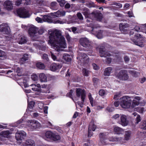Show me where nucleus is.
Masks as SVG:
<instances>
[{
  "mask_svg": "<svg viewBox=\"0 0 146 146\" xmlns=\"http://www.w3.org/2000/svg\"><path fill=\"white\" fill-rule=\"evenodd\" d=\"M49 39L48 44L56 51L62 50V48H66V44L61 31L56 29H50L48 31Z\"/></svg>",
  "mask_w": 146,
  "mask_h": 146,
  "instance_id": "f257e3e1",
  "label": "nucleus"
},
{
  "mask_svg": "<svg viewBox=\"0 0 146 146\" xmlns=\"http://www.w3.org/2000/svg\"><path fill=\"white\" fill-rule=\"evenodd\" d=\"M83 14L85 17L89 18L87 19L86 21L88 23H90L89 26L91 27L92 33L96 35L99 39H101L103 37L102 31L100 30L98 33L96 32V28L99 27L98 26L94 24L91 20H97L101 21L102 18V15L99 11H94L90 13L89 10L87 8H85L83 11Z\"/></svg>",
  "mask_w": 146,
  "mask_h": 146,
  "instance_id": "f03ea898",
  "label": "nucleus"
},
{
  "mask_svg": "<svg viewBox=\"0 0 146 146\" xmlns=\"http://www.w3.org/2000/svg\"><path fill=\"white\" fill-rule=\"evenodd\" d=\"M131 98V97L127 96H124L121 98L119 100V104L120 106L123 108L127 109L129 108L132 102ZM114 104L115 107H118L119 105V102L115 101Z\"/></svg>",
  "mask_w": 146,
  "mask_h": 146,
  "instance_id": "7ed1b4c3",
  "label": "nucleus"
},
{
  "mask_svg": "<svg viewBox=\"0 0 146 146\" xmlns=\"http://www.w3.org/2000/svg\"><path fill=\"white\" fill-rule=\"evenodd\" d=\"M144 40V38L138 34L135 35L134 38H131V40L135 44L141 47L143 46V43Z\"/></svg>",
  "mask_w": 146,
  "mask_h": 146,
  "instance_id": "20e7f679",
  "label": "nucleus"
},
{
  "mask_svg": "<svg viewBox=\"0 0 146 146\" xmlns=\"http://www.w3.org/2000/svg\"><path fill=\"white\" fill-rule=\"evenodd\" d=\"M37 31L38 28L33 25L30 26L29 30V33L31 38H34V39L36 38L37 36Z\"/></svg>",
  "mask_w": 146,
  "mask_h": 146,
  "instance_id": "39448f33",
  "label": "nucleus"
},
{
  "mask_svg": "<svg viewBox=\"0 0 146 146\" xmlns=\"http://www.w3.org/2000/svg\"><path fill=\"white\" fill-rule=\"evenodd\" d=\"M108 133L106 132L100 133L99 137L101 143L104 145H106L109 143L108 140L107 139Z\"/></svg>",
  "mask_w": 146,
  "mask_h": 146,
  "instance_id": "423d86ee",
  "label": "nucleus"
},
{
  "mask_svg": "<svg viewBox=\"0 0 146 146\" xmlns=\"http://www.w3.org/2000/svg\"><path fill=\"white\" fill-rule=\"evenodd\" d=\"M99 49V55L101 57H106L107 56H111V54L106 50L104 46H100Z\"/></svg>",
  "mask_w": 146,
  "mask_h": 146,
  "instance_id": "0eeeda50",
  "label": "nucleus"
},
{
  "mask_svg": "<svg viewBox=\"0 0 146 146\" xmlns=\"http://www.w3.org/2000/svg\"><path fill=\"white\" fill-rule=\"evenodd\" d=\"M76 92L77 96L78 97H80L82 100L84 102L86 96L85 90L80 88H76Z\"/></svg>",
  "mask_w": 146,
  "mask_h": 146,
  "instance_id": "6e6552de",
  "label": "nucleus"
},
{
  "mask_svg": "<svg viewBox=\"0 0 146 146\" xmlns=\"http://www.w3.org/2000/svg\"><path fill=\"white\" fill-rule=\"evenodd\" d=\"M127 73V72L126 70H121L118 74L117 77L119 79L121 80H127L129 78V76Z\"/></svg>",
  "mask_w": 146,
  "mask_h": 146,
  "instance_id": "1a4fd4ad",
  "label": "nucleus"
},
{
  "mask_svg": "<svg viewBox=\"0 0 146 146\" xmlns=\"http://www.w3.org/2000/svg\"><path fill=\"white\" fill-rule=\"evenodd\" d=\"M0 32L3 34H8L9 33L10 28L7 24L3 23L0 25Z\"/></svg>",
  "mask_w": 146,
  "mask_h": 146,
  "instance_id": "9d476101",
  "label": "nucleus"
},
{
  "mask_svg": "<svg viewBox=\"0 0 146 146\" xmlns=\"http://www.w3.org/2000/svg\"><path fill=\"white\" fill-rule=\"evenodd\" d=\"M120 120L118 121V123L123 126H127L129 123V121L127 119V116L123 114H120Z\"/></svg>",
  "mask_w": 146,
  "mask_h": 146,
  "instance_id": "9b49d317",
  "label": "nucleus"
},
{
  "mask_svg": "<svg viewBox=\"0 0 146 146\" xmlns=\"http://www.w3.org/2000/svg\"><path fill=\"white\" fill-rule=\"evenodd\" d=\"M81 44L83 47L86 48H91V43L88 38H81L80 41Z\"/></svg>",
  "mask_w": 146,
  "mask_h": 146,
  "instance_id": "f8f14e48",
  "label": "nucleus"
},
{
  "mask_svg": "<svg viewBox=\"0 0 146 146\" xmlns=\"http://www.w3.org/2000/svg\"><path fill=\"white\" fill-rule=\"evenodd\" d=\"M81 62V64L86 63L89 61L88 57L87 55L84 53H81L80 54L79 56L77 58Z\"/></svg>",
  "mask_w": 146,
  "mask_h": 146,
  "instance_id": "ddd939ff",
  "label": "nucleus"
},
{
  "mask_svg": "<svg viewBox=\"0 0 146 146\" xmlns=\"http://www.w3.org/2000/svg\"><path fill=\"white\" fill-rule=\"evenodd\" d=\"M18 15L21 17L26 18L27 17V12L24 8H21L17 10Z\"/></svg>",
  "mask_w": 146,
  "mask_h": 146,
  "instance_id": "4468645a",
  "label": "nucleus"
},
{
  "mask_svg": "<svg viewBox=\"0 0 146 146\" xmlns=\"http://www.w3.org/2000/svg\"><path fill=\"white\" fill-rule=\"evenodd\" d=\"M62 67L61 64L53 63L50 66V70L53 71H55L56 70L60 69Z\"/></svg>",
  "mask_w": 146,
  "mask_h": 146,
  "instance_id": "2eb2a0df",
  "label": "nucleus"
},
{
  "mask_svg": "<svg viewBox=\"0 0 146 146\" xmlns=\"http://www.w3.org/2000/svg\"><path fill=\"white\" fill-rule=\"evenodd\" d=\"M96 126L94 125L93 121H91L88 127V137H91L92 135V134H90V131H95L96 129Z\"/></svg>",
  "mask_w": 146,
  "mask_h": 146,
  "instance_id": "dca6fc26",
  "label": "nucleus"
},
{
  "mask_svg": "<svg viewBox=\"0 0 146 146\" xmlns=\"http://www.w3.org/2000/svg\"><path fill=\"white\" fill-rule=\"evenodd\" d=\"M65 14V12L63 10H59L56 12L51 13V15L54 17H59L64 16Z\"/></svg>",
  "mask_w": 146,
  "mask_h": 146,
  "instance_id": "f3484780",
  "label": "nucleus"
},
{
  "mask_svg": "<svg viewBox=\"0 0 146 146\" xmlns=\"http://www.w3.org/2000/svg\"><path fill=\"white\" fill-rule=\"evenodd\" d=\"M26 135V133L24 131L17 133H16V138L17 141L21 140Z\"/></svg>",
  "mask_w": 146,
  "mask_h": 146,
  "instance_id": "a211bd4d",
  "label": "nucleus"
},
{
  "mask_svg": "<svg viewBox=\"0 0 146 146\" xmlns=\"http://www.w3.org/2000/svg\"><path fill=\"white\" fill-rule=\"evenodd\" d=\"M141 98L139 96H135L133 100L131 106L134 108L140 104V101L141 100Z\"/></svg>",
  "mask_w": 146,
  "mask_h": 146,
  "instance_id": "6ab92c4d",
  "label": "nucleus"
},
{
  "mask_svg": "<svg viewBox=\"0 0 146 146\" xmlns=\"http://www.w3.org/2000/svg\"><path fill=\"white\" fill-rule=\"evenodd\" d=\"M4 7L8 10L12 9L13 7L12 2L9 0L6 1L4 2Z\"/></svg>",
  "mask_w": 146,
  "mask_h": 146,
  "instance_id": "aec40b11",
  "label": "nucleus"
},
{
  "mask_svg": "<svg viewBox=\"0 0 146 146\" xmlns=\"http://www.w3.org/2000/svg\"><path fill=\"white\" fill-rule=\"evenodd\" d=\"M39 78L41 82H47V77L46 75L43 73L39 74Z\"/></svg>",
  "mask_w": 146,
  "mask_h": 146,
  "instance_id": "412c9836",
  "label": "nucleus"
},
{
  "mask_svg": "<svg viewBox=\"0 0 146 146\" xmlns=\"http://www.w3.org/2000/svg\"><path fill=\"white\" fill-rule=\"evenodd\" d=\"M123 138L121 137H111L109 138L108 139V141H118L121 142Z\"/></svg>",
  "mask_w": 146,
  "mask_h": 146,
  "instance_id": "4be33fe9",
  "label": "nucleus"
},
{
  "mask_svg": "<svg viewBox=\"0 0 146 146\" xmlns=\"http://www.w3.org/2000/svg\"><path fill=\"white\" fill-rule=\"evenodd\" d=\"M131 131H125L124 135V139L126 141H128L131 138Z\"/></svg>",
  "mask_w": 146,
  "mask_h": 146,
  "instance_id": "5701e85b",
  "label": "nucleus"
},
{
  "mask_svg": "<svg viewBox=\"0 0 146 146\" xmlns=\"http://www.w3.org/2000/svg\"><path fill=\"white\" fill-rule=\"evenodd\" d=\"M113 131L115 133L118 134H121L123 132L122 129L117 126H115L114 128Z\"/></svg>",
  "mask_w": 146,
  "mask_h": 146,
  "instance_id": "b1692460",
  "label": "nucleus"
},
{
  "mask_svg": "<svg viewBox=\"0 0 146 146\" xmlns=\"http://www.w3.org/2000/svg\"><path fill=\"white\" fill-rule=\"evenodd\" d=\"M112 68L111 67H108L106 68L104 70V74L105 76H109L111 72Z\"/></svg>",
  "mask_w": 146,
  "mask_h": 146,
  "instance_id": "393cba45",
  "label": "nucleus"
},
{
  "mask_svg": "<svg viewBox=\"0 0 146 146\" xmlns=\"http://www.w3.org/2000/svg\"><path fill=\"white\" fill-rule=\"evenodd\" d=\"M54 133L52 132L48 131H47L45 133V136L47 139H49L51 140H52Z\"/></svg>",
  "mask_w": 146,
  "mask_h": 146,
  "instance_id": "a878e982",
  "label": "nucleus"
},
{
  "mask_svg": "<svg viewBox=\"0 0 146 146\" xmlns=\"http://www.w3.org/2000/svg\"><path fill=\"white\" fill-rule=\"evenodd\" d=\"M63 58L67 62H70L71 60V56L67 54H65L63 55Z\"/></svg>",
  "mask_w": 146,
  "mask_h": 146,
  "instance_id": "bb28decb",
  "label": "nucleus"
},
{
  "mask_svg": "<svg viewBox=\"0 0 146 146\" xmlns=\"http://www.w3.org/2000/svg\"><path fill=\"white\" fill-rule=\"evenodd\" d=\"M50 55L52 59L54 61H60L61 59L56 56L52 52H50Z\"/></svg>",
  "mask_w": 146,
  "mask_h": 146,
  "instance_id": "cd10ccee",
  "label": "nucleus"
},
{
  "mask_svg": "<svg viewBox=\"0 0 146 146\" xmlns=\"http://www.w3.org/2000/svg\"><path fill=\"white\" fill-rule=\"evenodd\" d=\"M129 72L133 76L135 77H137L140 74V73L138 72L135 70H131L129 71Z\"/></svg>",
  "mask_w": 146,
  "mask_h": 146,
  "instance_id": "c85d7f7f",
  "label": "nucleus"
},
{
  "mask_svg": "<svg viewBox=\"0 0 146 146\" xmlns=\"http://www.w3.org/2000/svg\"><path fill=\"white\" fill-rule=\"evenodd\" d=\"M36 67L39 69H43L45 68L44 64L41 62L37 63L36 64Z\"/></svg>",
  "mask_w": 146,
  "mask_h": 146,
  "instance_id": "c756f323",
  "label": "nucleus"
},
{
  "mask_svg": "<svg viewBox=\"0 0 146 146\" xmlns=\"http://www.w3.org/2000/svg\"><path fill=\"white\" fill-rule=\"evenodd\" d=\"M19 44H22L24 43L26 41L25 37L24 36L21 37L17 40Z\"/></svg>",
  "mask_w": 146,
  "mask_h": 146,
  "instance_id": "7c9ffc66",
  "label": "nucleus"
},
{
  "mask_svg": "<svg viewBox=\"0 0 146 146\" xmlns=\"http://www.w3.org/2000/svg\"><path fill=\"white\" fill-rule=\"evenodd\" d=\"M35 120L28 121V127L31 129H32L33 126L35 123Z\"/></svg>",
  "mask_w": 146,
  "mask_h": 146,
  "instance_id": "2f4dec72",
  "label": "nucleus"
},
{
  "mask_svg": "<svg viewBox=\"0 0 146 146\" xmlns=\"http://www.w3.org/2000/svg\"><path fill=\"white\" fill-rule=\"evenodd\" d=\"M1 134L3 137H6L9 134L10 132L8 130L5 131L1 132Z\"/></svg>",
  "mask_w": 146,
  "mask_h": 146,
  "instance_id": "473e14b6",
  "label": "nucleus"
},
{
  "mask_svg": "<svg viewBox=\"0 0 146 146\" xmlns=\"http://www.w3.org/2000/svg\"><path fill=\"white\" fill-rule=\"evenodd\" d=\"M32 129L38 127L40 126V123L37 121L35 120Z\"/></svg>",
  "mask_w": 146,
  "mask_h": 146,
  "instance_id": "72a5a7b5",
  "label": "nucleus"
},
{
  "mask_svg": "<svg viewBox=\"0 0 146 146\" xmlns=\"http://www.w3.org/2000/svg\"><path fill=\"white\" fill-rule=\"evenodd\" d=\"M133 115L134 116H137L136 118V123H138L141 121V117L140 116L137 115L136 113H133Z\"/></svg>",
  "mask_w": 146,
  "mask_h": 146,
  "instance_id": "f704fd0d",
  "label": "nucleus"
},
{
  "mask_svg": "<svg viewBox=\"0 0 146 146\" xmlns=\"http://www.w3.org/2000/svg\"><path fill=\"white\" fill-rule=\"evenodd\" d=\"M88 97L91 106H94V99L92 97L91 94L90 93L89 94Z\"/></svg>",
  "mask_w": 146,
  "mask_h": 146,
  "instance_id": "c9c22d12",
  "label": "nucleus"
},
{
  "mask_svg": "<svg viewBox=\"0 0 146 146\" xmlns=\"http://www.w3.org/2000/svg\"><path fill=\"white\" fill-rule=\"evenodd\" d=\"M35 103L33 101H32L29 102V104H28V107H29V110L30 109H33L35 105Z\"/></svg>",
  "mask_w": 146,
  "mask_h": 146,
  "instance_id": "e433bc0d",
  "label": "nucleus"
},
{
  "mask_svg": "<svg viewBox=\"0 0 146 146\" xmlns=\"http://www.w3.org/2000/svg\"><path fill=\"white\" fill-rule=\"evenodd\" d=\"M140 28L139 26H136L133 29H132V30L130 32V35H133V31H139Z\"/></svg>",
  "mask_w": 146,
  "mask_h": 146,
  "instance_id": "4c0bfd02",
  "label": "nucleus"
},
{
  "mask_svg": "<svg viewBox=\"0 0 146 146\" xmlns=\"http://www.w3.org/2000/svg\"><path fill=\"white\" fill-rule=\"evenodd\" d=\"M60 139V137L59 135L54 134L52 140L56 141L59 140Z\"/></svg>",
  "mask_w": 146,
  "mask_h": 146,
  "instance_id": "58836bf2",
  "label": "nucleus"
},
{
  "mask_svg": "<svg viewBox=\"0 0 146 146\" xmlns=\"http://www.w3.org/2000/svg\"><path fill=\"white\" fill-rule=\"evenodd\" d=\"M44 29L43 28H40L39 30L38 29V31H37V36L36 37V38L38 37V36L39 35H42L44 32Z\"/></svg>",
  "mask_w": 146,
  "mask_h": 146,
  "instance_id": "ea45409f",
  "label": "nucleus"
},
{
  "mask_svg": "<svg viewBox=\"0 0 146 146\" xmlns=\"http://www.w3.org/2000/svg\"><path fill=\"white\" fill-rule=\"evenodd\" d=\"M35 145V143L33 140L31 139L28 140V146H34Z\"/></svg>",
  "mask_w": 146,
  "mask_h": 146,
  "instance_id": "a19ab883",
  "label": "nucleus"
},
{
  "mask_svg": "<svg viewBox=\"0 0 146 146\" xmlns=\"http://www.w3.org/2000/svg\"><path fill=\"white\" fill-rule=\"evenodd\" d=\"M43 22H50L49 19L48 18V17L47 15H44L42 17Z\"/></svg>",
  "mask_w": 146,
  "mask_h": 146,
  "instance_id": "79ce46f5",
  "label": "nucleus"
},
{
  "mask_svg": "<svg viewBox=\"0 0 146 146\" xmlns=\"http://www.w3.org/2000/svg\"><path fill=\"white\" fill-rule=\"evenodd\" d=\"M25 55L27 56V54H25L23 56V57L21 60V62L22 63H24L27 59V57H25Z\"/></svg>",
  "mask_w": 146,
  "mask_h": 146,
  "instance_id": "37998d69",
  "label": "nucleus"
},
{
  "mask_svg": "<svg viewBox=\"0 0 146 146\" xmlns=\"http://www.w3.org/2000/svg\"><path fill=\"white\" fill-rule=\"evenodd\" d=\"M42 58L46 61H48L49 58L48 57V55L46 54H44L42 56Z\"/></svg>",
  "mask_w": 146,
  "mask_h": 146,
  "instance_id": "c03bdc74",
  "label": "nucleus"
},
{
  "mask_svg": "<svg viewBox=\"0 0 146 146\" xmlns=\"http://www.w3.org/2000/svg\"><path fill=\"white\" fill-rule=\"evenodd\" d=\"M31 78L33 81H36L38 80V77L36 74H33L31 75Z\"/></svg>",
  "mask_w": 146,
  "mask_h": 146,
  "instance_id": "a18cd8bd",
  "label": "nucleus"
},
{
  "mask_svg": "<svg viewBox=\"0 0 146 146\" xmlns=\"http://www.w3.org/2000/svg\"><path fill=\"white\" fill-rule=\"evenodd\" d=\"M83 73L84 76H88L89 71L86 69H84L83 70Z\"/></svg>",
  "mask_w": 146,
  "mask_h": 146,
  "instance_id": "49530a36",
  "label": "nucleus"
},
{
  "mask_svg": "<svg viewBox=\"0 0 146 146\" xmlns=\"http://www.w3.org/2000/svg\"><path fill=\"white\" fill-rule=\"evenodd\" d=\"M99 94L100 96H103L106 94V92L104 90L102 89L99 91Z\"/></svg>",
  "mask_w": 146,
  "mask_h": 146,
  "instance_id": "de8ad7c7",
  "label": "nucleus"
},
{
  "mask_svg": "<svg viewBox=\"0 0 146 146\" xmlns=\"http://www.w3.org/2000/svg\"><path fill=\"white\" fill-rule=\"evenodd\" d=\"M73 91L71 90H70V92L68 93L67 94V96L71 98L73 100H74L73 98H72V94L73 93Z\"/></svg>",
  "mask_w": 146,
  "mask_h": 146,
  "instance_id": "09e8293b",
  "label": "nucleus"
},
{
  "mask_svg": "<svg viewBox=\"0 0 146 146\" xmlns=\"http://www.w3.org/2000/svg\"><path fill=\"white\" fill-rule=\"evenodd\" d=\"M56 3L55 2H53L51 3V9H55V8L56 6Z\"/></svg>",
  "mask_w": 146,
  "mask_h": 146,
  "instance_id": "8fccbe9b",
  "label": "nucleus"
},
{
  "mask_svg": "<svg viewBox=\"0 0 146 146\" xmlns=\"http://www.w3.org/2000/svg\"><path fill=\"white\" fill-rule=\"evenodd\" d=\"M44 106V104L42 102H39L38 103V106L40 109H42Z\"/></svg>",
  "mask_w": 146,
  "mask_h": 146,
  "instance_id": "3c124183",
  "label": "nucleus"
},
{
  "mask_svg": "<svg viewBox=\"0 0 146 146\" xmlns=\"http://www.w3.org/2000/svg\"><path fill=\"white\" fill-rule=\"evenodd\" d=\"M87 4L88 7H95L94 3L92 2L88 3Z\"/></svg>",
  "mask_w": 146,
  "mask_h": 146,
  "instance_id": "603ef678",
  "label": "nucleus"
},
{
  "mask_svg": "<svg viewBox=\"0 0 146 146\" xmlns=\"http://www.w3.org/2000/svg\"><path fill=\"white\" fill-rule=\"evenodd\" d=\"M53 23L54 24H63L64 23V22L60 20H57L56 21H53Z\"/></svg>",
  "mask_w": 146,
  "mask_h": 146,
  "instance_id": "864d4df0",
  "label": "nucleus"
},
{
  "mask_svg": "<svg viewBox=\"0 0 146 146\" xmlns=\"http://www.w3.org/2000/svg\"><path fill=\"white\" fill-rule=\"evenodd\" d=\"M33 87L32 88V90L34 91H37L38 92H41V88H36V87L33 86Z\"/></svg>",
  "mask_w": 146,
  "mask_h": 146,
  "instance_id": "5fc2aeb1",
  "label": "nucleus"
},
{
  "mask_svg": "<svg viewBox=\"0 0 146 146\" xmlns=\"http://www.w3.org/2000/svg\"><path fill=\"white\" fill-rule=\"evenodd\" d=\"M120 117V115L119 114H116L113 116L112 118L114 119H117L119 117Z\"/></svg>",
  "mask_w": 146,
  "mask_h": 146,
  "instance_id": "6e6d98bb",
  "label": "nucleus"
},
{
  "mask_svg": "<svg viewBox=\"0 0 146 146\" xmlns=\"http://www.w3.org/2000/svg\"><path fill=\"white\" fill-rule=\"evenodd\" d=\"M58 2L60 3V5L61 7L63 6L65 3V1L64 0H61L60 1H59Z\"/></svg>",
  "mask_w": 146,
  "mask_h": 146,
  "instance_id": "4d7b16f0",
  "label": "nucleus"
},
{
  "mask_svg": "<svg viewBox=\"0 0 146 146\" xmlns=\"http://www.w3.org/2000/svg\"><path fill=\"white\" fill-rule=\"evenodd\" d=\"M92 65L93 68V69L96 70H98L99 68V67L95 64L93 63L92 64Z\"/></svg>",
  "mask_w": 146,
  "mask_h": 146,
  "instance_id": "13d9d810",
  "label": "nucleus"
},
{
  "mask_svg": "<svg viewBox=\"0 0 146 146\" xmlns=\"http://www.w3.org/2000/svg\"><path fill=\"white\" fill-rule=\"evenodd\" d=\"M22 0H16L15 5L17 6H19L21 3Z\"/></svg>",
  "mask_w": 146,
  "mask_h": 146,
  "instance_id": "bf43d9fd",
  "label": "nucleus"
},
{
  "mask_svg": "<svg viewBox=\"0 0 146 146\" xmlns=\"http://www.w3.org/2000/svg\"><path fill=\"white\" fill-rule=\"evenodd\" d=\"M77 16L78 19L80 20H82L83 19V18L82 14L80 13H78L77 14Z\"/></svg>",
  "mask_w": 146,
  "mask_h": 146,
  "instance_id": "052dcab7",
  "label": "nucleus"
},
{
  "mask_svg": "<svg viewBox=\"0 0 146 146\" xmlns=\"http://www.w3.org/2000/svg\"><path fill=\"white\" fill-rule=\"evenodd\" d=\"M36 20L38 23H42L43 22L42 19L38 17L36 18Z\"/></svg>",
  "mask_w": 146,
  "mask_h": 146,
  "instance_id": "680f3d73",
  "label": "nucleus"
},
{
  "mask_svg": "<svg viewBox=\"0 0 146 146\" xmlns=\"http://www.w3.org/2000/svg\"><path fill=\"white\" fill-rule=\"evenodd\" d=\"M120 97L119 93H116L114 96V99L115 100H118Z\"/></svg>",
  "mask_w": 146,
  "mask_h": 146,
  "instance_id": "e2e57ef3",
  "label": "nucleus"
},
{
  "mask_svg": "<svg viewBox=\"0 0 146 146\" xmlns=\"http://www.w3.org/2000/svg\"><path fill=\"white\" fill-rule=\"evenodd\" d=\"M125 26H126V27L127 26V25H123L121 24H120L119 25V29L121 30H123L124 29V27L125 28Z\"/></svg>",
  "mask_w": 146,
  "mask_h": 146,
  "instance_id": "0e129e2a",
  "label": "nucleus"
},
{
  "mask_svg": "<svg viewBox=\"0 0 146 146\" xmlns=\"http://www.w3.org/2000/svg\"><path fill=\"white\" fill-rule=\"evenodd\" d=\"M138 110L139 111V112L140 113H143L144 111V108L143 107L140 108H138Z\"/></svg>",
  "mask_w": 146,
  "mask_h": 146,
  "instance_id": "69168bd1",
  "label": "nucleus"
},
{
  "mask_svg": "<svg viewBox=\"0 0 146 146\" xmlns=\"http://www.w3.org/2000/svg\"><path fill=\"white\" fill-rule=\"evenodd\" d=\"M107 110L109 112H110L113 111L114 110V108H113L108 106L107 108Z\"/></svg>",
  "mask_w": 146,
  "mask_h": 146,
  "instance_id": "338daca9",
  "label": "nucleus"
},
{
  "mask_svg": "<svg viewBox=\"0 0 146 146\" xmlns=\"http://www.w3.org/2000/svg\"><path fill=\"white\" fill-rule=\"evenodd\" d=\"M46 47L45 46L42 45L40 47V50L44 51L46 50Z\"/></svg>",
  "mask_w": 146,
  "mask_h": 146,
  "instance_id": "774afa93",
  "label": "nucleus"
}]
</instances>
